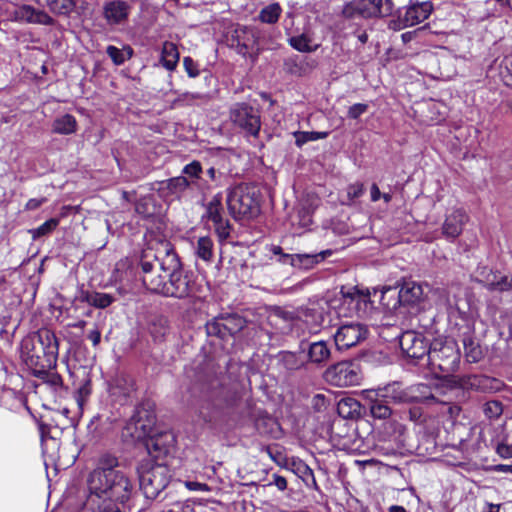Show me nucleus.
<instances>
[{"label":"nucleus","mask_w":512,"mask_h":512,"mask_svg":"<svg viewBox=\"0 0 512 512\" xmlns=\"http://www.w3.org/2000/svg\"><path fill=\"white\" fill-rule=\"evenodd\" d=\"M277 363L287 372H293L302 369L306 360L301 353L281 351L277 355Z\"/></svg>","instance_id":"30"},{"label":"nucleus","mask_w":512,"mask_h":512,"mask_svg":"<svg viewBox=\"0 0 512 512\" xmlns=\"http://www.w3.org/2000/svg\"><path fill=\"white\" fill-rule=\"evenodd\" d=\"M179 51L175 43L165 41L161 49L160 62L168 71H174L179 62Z\"/></svg>","instance_id":"32"},{"label":"nucleus","mask_w":512,"mask_h":512,"mask_svg":"<svg viewBox=\"0 0 512 512\" xmlns=\"http://www.w3.org/2000/svg\"><path fill=\"white\" fill-rule=\"evenodd\" d=\"M431 342L422 333L413 330L405 331L399 337L401 350L413 359L428 358Z\"/></svg>","instance_id":"19"},{"label":"nucleus","mask_w":512,"mask_h":512,"mask_svg":"<svg viewBox=\"0 0 512 512\" xmlns=\"http://www.w3.org/2000/svg\"><path fill=\"white\" fill-rule=\"evenodd\" d=\"M224 322V330H227L228 335L232 336L245 327V320L236 314L227 315L222 317Z\"/></svg>","instance_id":"44"},{"label":"nucleus","mask_w":512,"mask_h":512,"mask_svg":"<svg viewBox=\"0 0 512 512\" xmlns=\"http://www.w3.org/2000/svg\"><path fill=\"white\" fill-rule=\"evenodd\" d=\"M173 247L170 243L163 244L157 250L147 248L143 250L139 260V275L142 285L151 293L162 294L165 288L166 258L171 255Z\"/></svg>","instance_id":"4"},{"label":"nucleus","mask_w":512,"mask_h":512,"mask_svg":"<svg viewBox=\"0 0 512 512\" xmlns=\"http://www.w3.org/2000/svg\"><path fill=\"white\" fill-rule=\"evenodd\" d=\"M368 333V328L362 323H343L334 334V342L338 350H348L364 341Z\"/></svg>","instance_id":"17"},{"label":"nucleus","mask_w":512,"mask_h":512,"mask_svg":"<svg viewBox=\"0 0 512 512\" xmlns=\"http://www.w3.org/2000/svg\"><path fill=\"white\" fill-rule=\"evenodd\" d=\"M229 119L234 129L245 137H259L262 126L259 108L246 102L234 103L229 109Z\"/></svg>","instance_id":"9"},{"label":"nucleus","mask_w":512,"mask_h":512,"mask_svg":"<svg viewBox=\"0 0 512 512\" xmlns=\"http://www.w3.org/2000/svg\"><path fill=\"white\" fill-rule=\"evenodd\" d=\"M227 207L236 220L253 219L260 213V201L253 187L245 184L235 185L227 190Z\"/></svg>","instance_id":"8"},{"label":"nucleus","mask_w":512,"mask_h":512,"mask_svg":"<svg viewBox=\"0 0 512 512\" xmlns=\"http://www.w3.org/2000/svg\"><path fill=\"white\" fill-rule=\"evenodd\" d=\"M109 392L116 402L121 405L127 404L135 395V381L129 375H117L110 385Z\"/></svg>","instance_id":"20"},{"label":"nucleus","mask_w":512,"mask_h":512,"mask_svg":"<svg viewBox=\"0 0 512 512\" xmlns=\"http://www.w3.org/2000/svg\"><path fill=\"white\" fill-rule=\"evenodd\" d=\"M341 310L345 316L359 315L365 312L370 301V292L368 289H360L357 286L342 288Z\"/></svg>","instance_id":"18"},{"label":"nucleus","mask_w":512,"mask_h":512,"mask_svg":"<svg viewBox=\"0 0 512 512\" xmlns=\"http://www.w3.org/2000/svg\"><path fill=\"white\" fill-rule=\"evenodd\" d=\"M369 105L366 103H356L349 107L347 117L353 120L360 118L364 113L367 112Z\"/></svg>","instance_id":"55"},{"label":"nucleus","mask_w":512,"mask_h":512,"mask_svg":"<svg viewBox=\"0 0 512 512\" xmlns=\"http://www.w3.org/2000/svg\"><path fill=\"white\" fill-rule=\"evenodd\" d=\"M79 299L81 302L99 309H105L115 301L111 294L88 290H82Z\"/></svg>","instance_id":"31"},{"label":"nucleus","mask_w":512,"mask_h":512,"mask_svg":"<svg viewBox=\"0 0 512 512\" xmlns=\"http://www.w3.org/2000/svg\"><path fill=\"white\" fill-rule=\"evenodd\" d=\"M327 135V132L317 131H296L293 133V136L295 138V144L299 148H301L304 144L308 142L324 139L327 137Z\"/></svg>","instance_id":"43"},{"label":"nucleus","mask_w":512,"mask_h":512,"mask_svg":"<svg viewBox=\"0 0 512 512\" xmlns=\"http://www.w3.org/2000/svg\"><path fill=\"white\" fill-rule=\"evenodd\" d=\"M156 424V414L153 405L149 401L139 403L133 415L127 421L123 436L133 441L145 440L153 432Z\"/></svg>","instance_id":"10"},{"label":"nucleus","mask_w":512,"mask_h":512,"mask_svg":"<svg viewBox=\"0 0 512 512\" xmlns=\"http://www.w3.org/2000/svg\"><path fill=\"white\" fill-rule=\"evenodd\" d=\"M282 13V8L279 3H271L261 9L259 13V20L266 24H275L278 22Z\"/></svg>","instance_id":"41"},{"label":"nucleus","mask_w":512,"mask_h":512,"mask_svg":"<svg viewBox=\"0 0 512 512\" xmlns=\"http://www.w3.org/2000/svg\"><path fill=\"white\" fill-rule=\"evenodd\" d=\"M87 339L92 342L93 347H97L101 341V331L98 327L90 330L87 334Z\"/></svg>","instance_id":"62"},{"label":"nucleus","mask_w":512,"mask_h":512,"mask_svg":"<svg viewBox=\"0 0 512 512\" xmlns=\"http://www.w3.org/2000/svg\"><path fill=\"white\" fill-rule=\"evenodd\" d=\"M222 199V193H216L205 205V213L202 215V220L207 225L209 222L212 223L220 243H224L230 237L232 231L230 221L224 217Z\"/></svg>","instance_id":"13"},{"label":"nucleus","mask_w":512,"mask_h":512,"mask_svg":"<svg viewBox=\"0 0 512 512\" xmlns=\"http://www.w3.org/2000/svg\"><path fill=\"white\" fill-rule=\"evenodd\" d=\"M463 346L465 358L468 362L476 363L481 360L483 356L482 349L471 335H467L463 338Z\"/></svg>","instance_id":"40"},{"label":"nucleus","mask_w":512,"mask_h":512,"mask_svg":"<svg viewBox=\"0 0 512 512\" xmlns=\"http://www.w3.org/2000/svg\"><path fill=\"white\" fill-rule=\"evenodd\" d=\"M167 512H194V509L189 504L176 503Z\"/></svg>","instance_id":"64"},{"label":"nucleus","mask_w":512,"mask_h":512,"mask_svg":"<svg viewBox=\"0 0 512 512\" xmlns=\"http://www.w3.org/2000/svg\"><path fill=\"white\" fill-rule=\"evenodd\" d=\"M46 201L47 199L45 197L29 199L25 205V210L34 211L46 203Z\"/></svg>","instance_id":"60"},{"label":"nucleus","mask_w":512,"mask_h":512,"mask_svg":"<svg viewBox=\"0 0 512 512\" xmlns=\"http://www.w3.org/2000/svg\"><path fill=\"white\" fill-rule=\"evenodd\" d=\"M202 96L200 94H193V93H183L180 95L177 99L174 100L173 105L175 107H180L184 105H191L194 100L201 98Z\"/></svg>","instance_id":"56"},{"label":"nucleus","mask_w":512,"mask_h":512,"mask_svg":"<svg viewBox=\"0 0 512 512\" xmlns=\"http://www.w3.org/2000/svg\"><path fill=\"white\" fill-rule=\"evenodd\" d=\"M387 402V399L377 396L375 399H368L364 408L367 407L370 411V415L375 419H387L392 414V410Z\"/></svg>","instance_id":"34"},{"label":"nucleus","mask_w":512,"mask_h":512,"mask_svg":"<svg viewBox=\"0 0 512 512\" xmlns=\"http://www.w3.org/2000/svg\"><path fill=\"white\" fill-rule=\"evenodd\" d=\"M498 455L502 458H511L512 457V446L501 443L497 446L496 449Z\"/></svg>","instance_id":"63"},{"label":"nucleus","mask_w":512,"mask_h":512,"mask_svg":"<svg viewBox=\"0 0 512 512\" xmlns=\"http://www.w3.org/2000/svg\"><path fill=\"white\" fill-rule=\"evenodd\" d=\"M392 11V0H352L344 5L342 14L348 19L356 16L372 18L388 16Z\"/></svg>","instance_id":"11"},{"label":"nucleus","mask_w":512,"mask_h":512,"mask_svg":"<svg viewBox=\"0 0 512 512\" xmlns=\"http://www.w3.org/2000/svg\"><path fill=\"white\" fill-rule=\"evenodd\" d=\"M58 353V339L47 328L28 334L21 341L20 356L31 372L40 367H56Z\"/></svg>","instance_id":"3"},{"label":"nucleus","mask_w":512,"mask_h":512,"mask_svg":"<svg viewBox=\"0 0 512 512\" xmlns=\"http://www.w3.org/2000/svg\"><path fill=\"white\" fill-rule=\"evenodd\" d=\"M405 447L404 427L401 425L385 426L378 433L374 449L379 455L395 456L402 455Z\"/></svg>","instance_id":"14"},{"label":"nucleus","mask_w":512,"mask_h":512,"mask_svg":"<svg viewBox=\"0 0 512 512\" xmlns=\"http://www.w3.org/2000/svg\"><path fill=\"white\" fill-rule=\"evenodd\" d=\"M206 176L209 178V183L212 185V187H221L225 184V181L228 179V176L215 169L214 167H209L205 171Z\"/></svg>","instance_id":"52"},{"label":"nucleus","mask_w":512,"mask_h":512,"mask_svg":"<svg viewBox=\"0 0 512 512\" xmlns=\"http://www.w3.org/2000/svg\"><path fill=\"white\" fill-rule=\"evenodd\" d=\"M146 449L150 456L160 457L169 453L174 442V436L171 432H161L153 434L146 439Z\"/></svg>","instance_id":"23"},{"label":"nucleus","mask_w":512,"mask_h":512,"mask_svg":"<svg viewBox=\"0 0 512 512\" xmlns=\"http://www.w3.org/2000/svg\"><path fill=\"white\" fill-rule=\"evenodd\" d=\"M54 368L55 367H40L32 371V374L52 388L59 389L63 386V379L60 374L54 371Z\"/></svg>","instance_id":"37"},{"label":"nucleus","mask_w":512,"mask_h":512,"mask_svg":"<svg viewBox=\"0 0 512 512\" xmlns=\"http://www.w3.org/2000/svg\"><path fill=\"white\" fill-rule=\"evenodd\" d=\"M187 378L188 401L205 423L217 425L239 416L241 396L213 359L195 363L187 371Z\"/></svg>","instance_id":"1"},{"label":"nucleus","mask_w":512,"mask_h":512,"mask_svg":"<svg viewBox=\"0 0 512 512\" xmlns=\"http://www.w3.org/2000/svg\"><path fill=\"white\" fill-rule=\"evenodd\" d=\"M332 253V250L327 249L314 254H297V260L294 267L311 269L316 264L323 262L327 257L331 256Z\"/></svg>","instance_id":"36"},{"label":"nucleus","mask_w":512,"mask_h":512,"mask_svg":"<svg viewBox=\"0 0 512 512\" xmlns=\"http://www.w3.org/2000/svg\"><path fill=\"white\" fill-rule=\"evenodd\" d=\"M433 11V5L430 1H424V2H414L411 3L403 17L402 22L405 26H414L417 25L424 20H426L430 14Z\"/></svg>","instance_id":"25"},{"label":"nucleus","mask_w":512,"mask_h":512,"mask_svg":"<svg viewBox=\"0 0 512 512\" xmlns=\"http://www.w3.org/2000/svg\"><path fill=\"white\" fill-rule=\"evenodd\" d=\"M183 66L190 78H196L200 74L199 64L194 61L190 56L183 58Z\"/></svg>","instance_id":"54"},{"label":"nucleus","mask_w":512,"mask_h":512,"mask_svg":"<svg viewBox=\"0 0 512 512\" xmlns=\"http://www.w3.org/2000/svg\"><path fill=\"white\" fill-rule=\"evenodd\" d=\"M15 19L31 24L53 25L54 19L45 11L35 9L30 5H21L14 12Z\"/></svg>","instance_id":"26"},{"label":"nucleus","mask_w":512,"mask_h":512,"mask_svg":"<svg viewBox=\"0 0 512 512\" xmlns=\"http://www.w3.org/2000/svg\"><path fill=\"white\" fill-rule=\"evenodd\" d=\"M500 73L503 77H510L512 85V52L506 55L500 64Z\"/></svg>","instance_id":"57"},{"label":"nucleus","mask_w":512,"mask_h":512,"mask_svg":"<svg viewBox=\"0 0 512 512\" xmlns=\"http://www.w3.org/2000/svg\"><path fill=\"white\" fill-rule=\"evenodd\" d=\"M324 378L331 385L337 387L355 386L360 383V368L352 361H341L328 367Z\"/></svg>","instance_id":"16"},{"label":"nucleus","mask_w":512,"mask_h":512,"mask_svg":"<svg viewBox=\"0 0 512 512\" xmlns=\"http://www.w3.org/2000/svg\"><path fill=\"white\" fill-rule=\"evenodd\" d=\"M483 412L489 419H496L503 413V405L498 400L487 401L483 405Z\"/></svg>","instance_id":"51"},{"label":"nucleus","mask_w":512,"mask_h":512,"mask_svg":"<svg viewBox=\"0 0 512 512\" xmlns=\"http://www.w3.org/2000/svg\"><path fill=\"white\" fill-rule=\"evenodd\" d=\"M165 288L161 296L177 299H187L195 297L198 292L195 276L193 272L185 270L180 257L173 249L171 255L166 258Z\"/></svg>","instance_id":"5"},{"label":"nucleus","mask_w":512,"mask_h":512,"mask_svg":"<svg viewBox=\"0 0 512 512\" xmlns=\"http://www.w3.org/2000/svg\"><path fill=\"white\" fill-rule=\"evenodd\" d=\"M77 120L71 114H64L55 118L52 131L60 135H70L77 131Z\"/></svg>","instance_id":"35"},{"label":"nucleus","mask_w":512,"mask_h":512,"mask_svg":"<svg viewBox=\"0 0 512 512\" xmlns=\"http://www.w3.org/2000/svg\"><path fill=\"white\" fill-rule=\"evenodd\" d=\"M214 243L209 236L200 237L195 246V254L197 258L210 263L214 256Z\"/></svg>","instance_id":"39"},{"label":"nucleus","mask_w":512,"mask_h":512,"mask_svg":"<svg viewBox=\"0 0 512 512\" xmlns=\"http://www.w3.org/2000/svg\"><path fill=\"white\" fill-rule=\"evenodd\" d=\"M460 358V349L454 339L438 337L430 343L428 364L433 371H439L443 376L451 375L458 370Z\"/></svg>","instance_id":"7"},{"label":"nucleus","mask_w":512,"mask_h":512,"mask_svg":"<svg viewBox=\"0 0 512 512\" xmlns=\"http://www.w3.org/2000/svg\"><path fill=\"white\" fill-rule=\"evenodd\" d=\"M131 6L123 0H113L105 4L103 8L104 18L110 25H119L128 19Z\"/></svg>","instance_id":"24"},{"label":"nucleus","mask_w":512,"mask_h":512,"mask_svg":"<svg viewBox=\"0 0 512 512\" xmlns=\"http://www.w3.org/2000/svg\"><path fill=\"white\" fill-rule=\"evenodd\" d=\"M187 189H190L189 183L187 178L182 175L161 181L158 191L163 197L180 198Z\"/></svg>","instance_id":"28"},{"label":"nucleus","mask_w":512,"mask_h":512,"mask_svg":"<svg viewBox=\"0 0 512 512\" xmlns=\"http://www.w3.org/2000/svg\"><path fill=\"white\" fill-rule=\"evenodd\" d=\"M207 334L210 336H217L219 338H225L228 335L227 330H224V322L222 317L215 318L214 320L206 324Z\"/></svg>","instance_id":"48"},{"label":"nucleus","mask_w":512,"mask_h":512,"mask_svg":"<svg viewBox=\"0 0 512 512\" xmlns=\"http://www.w3.org/2000/svg\"><path fill=\"white\" fill-rule=\"evenodd\" d=\"M307 356L310 363L323 367L331 357V350L326 341H315L309 344Z\"/></svg>","instance_id":"29"},{"label":"nucleus","mask_w":512,"mask_h":512,"mask_svg":"<svg viewBox=\"0 0 512 512\" xmlns=\"http://www.w3.org/2000/svg\"><path fill=\"white\" fill-rule=\"evenodd\" d=\"M291 465L293 472L304 481H307L308 479L314 480L313 470L302 460H293Z\"/></svg>","instance_id":"50"},{"label":"nucleus","mask_w":512,"mask_h":512,"mask_svg":"<svg viewBox=\"0 0 512 512\" xmlns=\"http://www.w3.org/2000/svg\"><path fill=\"white\" fill-rule=\"evenodd\" d=\"M364 406L351 397L342 398L337 404L338 414L345 419H354L361 415Z\"/></svg>","instance_id":"33"},{"label":"nucleus","mask_w":512,"mask_h":512,"mask_svg":"<svg viewBox=\"0 0 512 512\" xmlns=\"http://www.w3.org/2000/svg\"><path fill=\"white\" fill-rule=\"evenodd\" d=\"M230 47L243 57H249L256 61L260 48L259 37L255 29L247 26L237 27L230 39Z\"/></svg>","instance_id":"15"},{"label":"nucleus","mask_w":512,"mask_h":512,"mask_svg":"<svg viewBox=\"0 0 512 512\" xmlns=\"http://www.w3.org/2000/svg\"><path fill=\"white\" fill-rule=\"evenodd\" d=\"M204 173L202 164L197 160L186 164L182 169V174L187 178L190 189H195L202 193L212 188L209 181L203 178Z\"/></svg>","instance_id":"22"},{"label":"nucleus","mask_w":512,"mask_h":512,"mask_svg":"<svg viewBox=\"0 0 512 512\" xmlns=\"http://www.w3.org/2000/svg\"><path fill=\"white\" fill-rule=\"evenodd\" d=\"M255 427L259 434L271 437H278L279 434V424L277 421L268 415L259 416L255 420Z\"/></svg>","instance_id":"38"},{"label":"nucleus","mask_w":512,"mask_h":512,"mask_svg":"<svg viewBox=\"0 0 512 512\" xmlns=\"http://www.w3.org/2000/svg\"><path fill=\"white\" fill-rule=\"evenodd\" d=\"M91 381L85 380L80 387L77 389L76 393V401L79 405V407H82L86 401L88 400L90 394H91Z\"/></svg>","instance_id":"53"},{"label":"nucleus","mask_w":512,"mask_h":512,"mask_svg":"<svg viewBox=\"0 0 512 512\" xmlns=\"http://www.w3.org/2000/svg\"><path fill=\"white\" fill-rule=\"evenodd\" d=\"M87 484L91 494L120 503L130 500L135 490L129 471L121 467L118 458L111 454L99 458Z\"/></svg>","instance_id":"2"},{"label":"nucleus","mask_w":512,"mask_h":512,"mask_svg":"<svg viewBox=\"0 0 512 512\" xmlns=\"http://www.w3.org/2000/svg\"><path fill=\"white\" fill-rule=\"evenodd\" d=\"M310 38L306 34L293 36L289 39V44L300 52H312L316 50L317 46L312 47L310 45Z\"/></svg>","instance_id":"46"},{"label":"nucleus","mask_w":512,"mask_h":512,"mask_svg":"<svg viewBox=\"0 0 512 512\" xmlns=\"http://www.w3.org/2000/svg\"><path fill=\"white\" fill-rule=\"evenodd\" d=\"M364 193V185L362 183H355L348 187L347 194L349 198L355 199L362 196Z\"/></svg>","instance_id":"59"},{"label":"nucleus","mask_w":512,"mask_h":512,"mask_svg":"<svg viewBox=\"0 0 512 512\" xmlns=\"http://www.w3.org/2000/svg\"><path fill=\"white\" fill-rule=\"evenodd\" d=\"M50 10L56 14H69L74 8L73 0H46Z\"/></svg>","instance_id":"45"},{"label":"nucleus","mask_w":512,"mask_h":512,"mask_svg":"<svg viewBox=\"0 0 512 512\" xmlns=\"http://www.w3.org/2000/svg\"><path fill=\"white\" fill-rule=\"evenodd\" d=\"M424 290L421 284L414 281L404 282L398 291V302L403 306H413L422 301Z\"/></svg>","instance_id":"27"},{"label":"nucleus","mask_w":512,"mask_h":512,"mask_svg":"<svg viewBox=\"0 0 512 512\" xmlns=\"http://www.w3.org/2000/svg\"><path fill=\"white\" fill-rule=\"evenodd\" d=\"M422 389H427V385L417 384L407 389H403L399 383L394 382L379 389L376 396H380L394 403H433L436 401L434 395L418 394V391Z\"/></svg>","instance_id":"12"},{"label":"nucleus","mask_w":512,"mask_h":512,"mask_svg":"<svg viewBox=\"0 0 512 512\" xmlns=\"http://www.w3.org/2000/svg\"><path fill=\"white\" fill-rule=\"evenodd\" d=\"M490 285L498 291L512 290V277L508 278L507 276L500 274L498 282L490 283Z\"/></svg>","instance_id":"58"},{"label":"nucleus","mask_w":512,"mask_h":512,"mask_svg":"<svg viewBox=\"0 0 512 512\" xmlns=\"http://www.w3.org/2000/svg\"><path fill=\"white\" fill-rule=\"evenodd\" d=\"M273 481L268 483V485H275L280 491H284L287 488V480L278 474L272 475Z\"/></svg>","instance_id":"61"},{"label":"nucleus","mask_w":512,"mask_h":512,"mask_svg":"<svg viewBox=\"0 0 512 512\" xmlns=\"http://www.w3.org/2000/svg\"><path fill=\"white\" fill-rule=\"evenodd\" d=\"M479 281L482 282L489 290H496L490 283H496L499 280L500 273L493 272L487 267H481L477 271Z\"/></svg>","instance_id":"49"},{"label":"nucleus","mask_w":512,"mask_h":512,"mask_svg":"<svg viewBox=\"0 0 512 512\" xmlns=\"http://www.w3.org/2000/svg\"><path fill=\"white\" fill-rule=\"evenodd\" d=\"M58 225H59V219L50 218L49 220H47L43 224H41L39 227L31 229L29 232L31 233L33 239H36V238L50 234L52 231H54L57 228Z\"/></svg>","instance_id":"47"},{"label":"nucleus","mask_w":512,"mask_h":512,"mask_svg":"<svg viewBox=\"0 0 512 512\" xmlns=\"http://www.w3.org/2000/svg\"><path fill=\"white\" fill-rule=\"evenodd\" d=\"M139 487L146 499L154 500L168 486L172 474L166 464L156 463L150 459L142 460L137 465Z\"/></svg>","instance_id":"6"},{"label":"nucleus","mask_w":512,"mask_h":512,"mask_svg":"<svg viewBox=\"0 0 512 512\" xmlns=\"http://www.w3.org/2000/svg\"><path fill=\"white\" fill-rule=\"evenodd\" d=\"M469 216L462 208L453 209L445 218L442 225V234L448 240L456 239L463 231Z\"/></svg>","instance_id":"21"},{"label":"nucleus","mask_w":512,"mask_h":512,"mask_svg":"<svg viewBox=\"0 0 512 512\" xmlns=\"http://www.w3.org/2000/svg\"><path fill=\"white\" fill-rule=\"evenodd\" d=\"M106 53L115 65L120 66L133 56V49L130 46H124L123 49H119L116 46L109 45Z\"/></svg>","instance_id":"42"}]
</instances>
